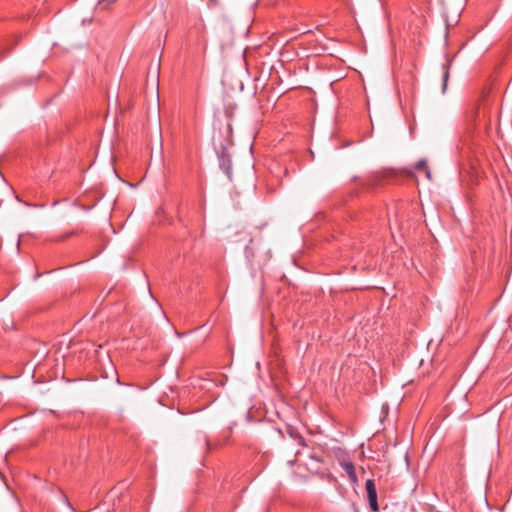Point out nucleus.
<instances>
[{"label":"nucleus","mask_w":512,"mask_h":512,"mask_svg":"<svg viewBox=\"0 0 512 512\" xmlns=\"http://www.w3.org/2000/svg\"><path fill=\"white\" fill-rule=\"evenodd\" d=\"M396 172L393 169H382L371 173L366 179L364 186L368 189H376L387 184H391L396 178Z\"/></svg>","instance_id":"1"},{"label":"nucleus","mask_w":512,"mask_h":512,"mask_svg":"<svg viewBox=\"0 0 512 512\" xmlns=\"http://www.w3.org/2000/svg\"><path fill=\"white\" fill-rule=\"evenodd\" d=\"M365 488L367 492V497L369 501V506L372 511L378 512L379 511V505L377 501V490L376 485L373 479L366 480Z\"/></svg>","instance_id":"2"},{"label":"nucleus","mask_w":512,"mask_h":512,"mask_svg":"<svg viewBox=\"0 0 512 512\" xmlns=\"http://www.w3.org/2000/svg\"><path fill=\"white\" fill-rule=\"evenodd\" d=\"M220 167L227 175V177L231 180L232 178V163L229 155L223 150L219 156Z\"/></svg>","instance_id":"3"},{"label":"nucleus","mask_w":512,"mask_h":512,"mask_svg":"<svg viewBox=\"0 0 512 512\" xmlns=\"http://www.w3.org/2000/svg\"><path fill=\"white\" fill-rule=\"evenodd\" d=\"M340 466L346 472L350 482L352 484L357 483L358 478H357L354 464L349 460H342V461H340Z\"/></svg>","instance_id":"4"},{"label":"nucleus","mask_w":512,"mask_h":512,"mask_svg":"<svg viewBox=\"0 0 512 512\" xmlns=\"http://www.w3.org/2000/svg\"><path fill=\"white\" fill-rule=\"evenodd\" d=\"M415 169L418 171H423L428 179H431V172L427 166V162L424 159H420L415 164Z\"/></svg>","instance_id":"5"},{"label":"nucleus","mask_w":512,"mask_h":512,"mask_svg":"<svg viewBox=\"0 0 512 512\" xmlns=\"http://www.w3.org/2000/svg\"><path fill=\"white\" fill-rule=\"evenodd\" d=\"M442 68H443V85H442V90L444 92L446 90L447 82H448V79H449V64H444L442 66Z\"/></svg>","instance_id":"6"},{"label":"nucleus","mask_w":512,"mask_h":512,"mask_svg":"<svg viewBox=\"0 0 512 512\" xmlns=\"http://www.w3.org/2000/svg\"><path fill=\"white\" fill-rule=\"evenodd\" d=\"M299 442L301 443V445H304V439H303V437L299 436Z\"/></svg>","instance_id":"7"},{"label":"nucleus","mask_w":512,"mask_h":512,"mask_svg":"<svg viewBox=\"0 0 512 512\" xmlns=\"http://www.w3.org/2000/svg\"><path fill=\"white\" fill-rule=\"evenodd\" d=\"M206 444H207L208 449H212V446L208 440L206 441Z\"/></svg>","instance_id":"8"}]
</instances>
